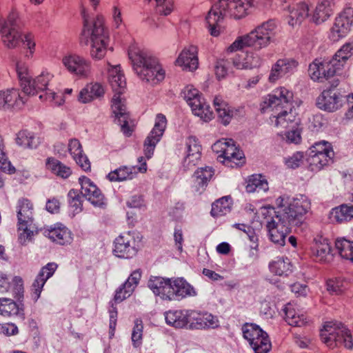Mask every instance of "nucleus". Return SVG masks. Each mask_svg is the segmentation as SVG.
<instances>
[{
  "label": "nucleus",
  "instance_id": "18",
  "mask_svg": "<svg viewBox=\"0 0 353 353\" xmlns=\"http://www.w3.org/2000/svg\"><path fill=\"white\" fill-rule=\"evenodd\" d=\"M298 65V62L294 59H279L272 66L269 80L271 82L276 81L282 74L292 71Z\"/></svg>",
  "mask_w": 353,
  "mask_h": 353
},
{
  "label": "nucleus",
  "instance_id": "63",
  "mask_svg": "<svg viewBox=\"0 0 353 353\" xmlns=\"http://www.w3.org/2000/svg\"><path fill=\"white\" fill-rule=\"evenodd\" d=\"M327 290L334 294H341L343 292V283L339 280H329L327 281Z\"/></svg>",
  "mask_w": 353,
  "mask_h": 353
},
{
  "label": "nucleus",
  "instance_id": "46",
  "mask_svg": "<svg viewBox=\"0 0 353 353\" xmlns=\"http://www.w3.org/2000/svg\"><path fill=\"white\" fill-rule=\"evenodd\" d=\"M213 176V170L210 168H201L194 173L196 182L200 186L205 185Z\"/></svg>",
  "mask_w": 353,
  "mask_h": 353
},
{
  "label": "nucleus",
  "instance_id": "32",
  "mask_svg": "<svg viewBox=\"0 0 353 353\" xmlns=\"http://www.w3.org/2000/svg\"><path fill=\"white\" fill-rule=\"evenodd\" d=\"M309 8L307 4L301 3L290 8L289 23L292 26L299 24L308 16Z\"/></svg>",
  "mask_w": 353,
  "mask_h": 353
},
{
  "label": "nucleus",
  "instance_id": "19",
  "mask_svg": "<svg viewBox=\"0 0 353 353\" xmlns=\"http://www.w3.org/2000/svg\"><path fill=\"white\" fill-rule=\"evenodd\" d=\"M262 59L256 53L248 52L242 59L241 56L233 59V65L239 70H252L261 66Z\"/></svg>",
  "mask_w": 353,
  "mask_h": 353
},
{
  "label": "nucleus",
  "instance_id": "2",
  "mask_svg": "<svg viewBox=\"0 0 353 353\" xmlns=\"http://www.w3.org/2000/svg\"><path fill=\"white\" fill-rule=\"evenodd\" d=\"M268 105L273 108L281 107V110L275 117V124L281 129L299 126L301 119L293 105V94L284 88L279 89L278 95H269Z\"/></svg>",
  "mask_w": 353,
  "mask_h": 353
},
{
  "label": "nucleus",
  "instance_id": "27",
  "mask_svg": "<svg viewBox=\"0 0 353 353\" xmlns=\"http://www.w3.org/2000/svg\"><path fill=\"white\" fill-rule=\"evenodd\" d=\"M231 15L236 19L244 17L252 6V0H230L228 4Z\"/></svg>",
  "mask_w": 353,
  "mask_h": 353
},
{
  "label": "nucleus",
  "instance_id": "34",
  "mask_svg": "<svg viewBox=\"0 0 353 353\" xmlns=\"http://www.w3.org/2000/svg\"><path fill=\"white\" fill-rule=\"evenodd\" d=\"M230 198L223 196L217 199L212 205L211 214L214 217L222 216L230 212L231 209Z\"/></svg>",
  "mask_w": 353,
  "mask_h": 353
},
{
  "label": "nucleus",
  "instance_id": "59",
  "mask_svg": "<svg viewBox=\"0 0 353 353\" xmlns=\"http://www.w3.org/2000/svg\"><path fill=\"white\" fill-rule=\"evenodd\" d=\"M143 327L141 321L137 320L132 333V341L135 346L139 345L141 343Z\"/></svg>",
  "mask_w": 353,
  "mask_h": 353
},
{
  "label": "nucleus",
  "instance_id": "17",
  "mask_svg": "<svg viewBox=\"0 0 353 353\" xmlns=\"http://www.w3.org/2000/svg\"><path fill=\"white\" fill-rule=\"evenodd\" d=\"M197 54V48L193 46H190L181 52L176 61L183 70H195L199 65Z\"/></svg>",
  "mask_w": 353,
  "mask_h": 353
},
{
  "label": "nucleus",
  "instance_id": "5",
  "mask_svg": "<svg viewBox=\"0 0 353 353\" xmlns=\"http://www.w3.org/2000/svg\"><path fill=\"white\" fill-rule=\"evenodd\" d=\"M243 333L255 353H268L271 350L272 345L268 334L259 325L246 323L243 326Z\"/></svg>",
  "mask_w": 353,
  "mask_h": 353
},
{
  "label": "nucleus",
  "instance_id": "6",
  "mask_svg": "<svg viewBox=\"0 0 353 353\" xmlns=\"http://www.w3.org/2000/svg\"><path fill=\"white\" fill-rule=\"evenodd\" d=\"M33 204L30 200L27 199L19 200L17 218L19 230L22 231L19 234V239L22 243H25L33 236V231L29 228L33 221Z\"/></svg>",
  "mask_w": 353,
  "mask_h": 353
},
{
  "label": "nucleus",
  "instance_id": "10",
  "mask_svg": "<svg viewBox=\"0 0 353 353\" xmlns=\"http://www.w3.org/2000/svg\"><path fill=\"white\" fill-rule=\"evenodd\" d=\"M112 112L121 125V131L125 135L128 137L131 136L134 131V125H130L129 123V114L126 112V107L123 99L116 97L112 98Z\"/></svg>",
  "mask_w": 353,
  "mask_h": 353
},
{
  "label": "nucleus",
  "instance_id": "31",
  "mask_svg": "<svg viewBox=\"0 0 353 353\" xmlns=\"http://www.w3.org/2000/svg\"><path fill=\"white\" fill-rule=\"evenodd\" d=\"M285 321L291 326L301 327L307 323L306 319L303 314H297L294 306L288 303L283 309Z\"/></svg>",
  "mask_w": 353,
  "mask_h": 353
},
{
  "label": "nucleus",
  "instance_id": "49",
  "mask_svg": "<svg viewBox=\"0 0 353 353\" xmlns=\"http://www.w3.org/2000/svg\"><path fill=\"white\" fill-rule=\"evenodd\" d=\"M251 40L252 38L250 37L249 34L243 37H240L228 48V51L232 52L241 50L245 47L253 46Z\"/></svg>",
  "mask_w": 353,
  "mask_h": 353
},
{
  "label": "nucleus",
  "instance_id": "13",
  "mask_svg": "<svg viewBox=\"0 0 353 353\" xmlns=\"http://www.w3.org/2000/svg\"><path fill=\"white\" fill-rule=\"evenodd\" d=\"M221 152L220 157H223L225 161L230 163L231 167H234V165L239 167L245 163L243 152L236 145L232 139L225 141Z\"/></svg>",
  "mask_w": 353,
  "mask_h": 353
},
{
  "label": "nucleus",
  "instance_id": "28",
  "mask_svg": "<svg viewBox=\"0 0 353 353\" xmlns=\"http://www.w3.org/2000/svg\"><path fill=\"white\" fill-rule=\"evenodd\" d=\"M109 81L113 91L115 92L112 98L119 97L123 92L126 87V81L123 74L117 71V69L113 70L110 73Z\"/></svg>",
  "mask_w": 353,
  "mask_h": 353
},
{
  "label": "nucleus",
  "instance_id": "9",
  "mask_svg": "<svg viewBox=\"0 0 353 353\" xmlns=\"http://www.w3.org/2000/svg\"><path fill=\"white\" fill-rule=\"evenodd\" d=\"M62 63L68 71L77 76L86 78L90 74V63L79 55L65 56L62 59Z\"/></svg>",
  "mask_w": 353,
  "mask_h": 353
},
{
  "label": "nucleus",
  "instance_id": "62",
  "mask_svg": "<svg viewBox=\"0 0 353 353\" xmlns=\"http://www.w3.org/2000/svg\"><path fill=\"white\" fill-rule=\"evenodd\" d=\"M47 279L43 276V273L39 272L36 279L34 280L32 287L34 288V298L39 299L42 291L43 287L45 285Z\"/></svg>",
  "mask_w": 353,
  "mask_h": 353
},
{
  "label": "nucleus",
  "instance_id": "64",
  "mask_svg": "<svg viewBox=\"0 0 353 353\" xmlns=\"http://www.w3.org/2000/svg\"><path fill=\"white\" fill-rule=\"evenodd\" d=\"M6 27H7L8 29H10L12 31H19L20 24L18 20V15L16 13H11L8 16L7 21L1 26V28Z\"/></svg>",
  "mask_w": 353,
  "mask_h": 353
},
{
  "label": "nucleus",
  "instance_id": "52",
  "mask_svg": "<svg viewBox=\"0 0 353 353\" xmlns=\"http://www.w3.org/2000/svg\"><path fill=\"white\" fill-rule=\"evenodd\" d=\"M133 292L134 290L130 287V285L123 283L122 286L116 291L114 301L116 302H121L126 298L129 297Z\"/></svg>",
  "mask_w": 353,
  "mask_h": 353
},
{
  "label": "nucleus",
  "instance_id": "11",
  "mask_svg": "<svg viewBox=\"0 0 353 353\" xmlns=\"http://www.w3.org/2000/svg\"><path fill=\"white\" fill-rule=\"evenodd\" d=\"M81 193L94 206L101 207L105 204V198L101 190L86 176L79 179Z\"/></svg>",
  "mask_w": 353,
  "mask_h": 353
},
{
  "label": "nucleus",
  "instance_id": "60",
  "mask_svg": "<svg viewBox=\"0 0 353 353\" xmlns=\"http://www.w3.org/2000/svg\"><path fill=\"white\" fill-rule=\"evenodd\" d=\"M228 63L223 60H218L215 65V74L218 79L225 78L228 74Z\"/></svg>",
  "mask_w": 353,
  "mask_h": 353
},
{
  "label": "nucleus",
  "instance_id": "38",
  "mask_svg": "<svg viewBox=\"0 0 353 353\" xmlns=\"http://www.w3.org/2000/svg\"><path fill=\"white\" fill-rule=\"evenodd\" d=\"M188 145V154L185 158V162L188 164L195 162L200 159L201 155V147L198 145L194 140L189 139Z\"/></svg>",
  "mask_w": 353,
  "mask_h": 353
},
{
  "label": "nucleus",
  "instance_id": "29",
  "mask_svg": "<svg viewBox=\"0 0 353 353\" xmlns=\"http://www.w3.org/2000/svg\"><path fill=\"white\" fill-rule=\"evenodd\" d=\"M134 166H121L119 168L110 172L107 177L110 181H122L130 180L134 178L136 172Z\"/></svg>",
  "mask_w": 353,
  "mask_h": 353
},
{
  "label": "nucleus",
  "instance_id": "54",
  "mask_svg": "<svg viewBox=\"0 0 353 353\" xmlns=\"http://www.w3.org/2000/svg\"><path fill=\"white\" fill-rule=\"evenodd\" d=\"M160 139L149 135L144 142V154L147 159H150L153 154L156 144Z\"/></svg>",
  "mask_w": 353,
  "mask_h": 353
},
{
  "label": "nucleus",
  "instance_id": "26",
  "mask_svg": "<svg viewBox=\"0 0 353 353\" xmlns=\"http://www.w3.org/2000/svg\"><path fill=\"white\" fill-rule=\"evenodd\" d=\"M44 234L52 241L60 245H64L70 242L71 237L68 229L65 227H54L45 229Z\"/></svg>",
  "mask_w": 353,
  "mask_h": 353
},
{
  "label": "nucleus",
  "instance_id": "48",
  "mask_svg": "<svg viewBox=\"0 0 353 353\" xmlns=\"http://www.w3.org/2000/svg\"><path fill=\"white\" fill-rule=\"evenodd\" d=\"M156 12L159 15L168 16L174 10L173 0H156Z\"/></svg>",
  "mask_w": 353,
  "mask_h": 353
},
{
  "label": "nucleus",
  "instance_id": "7",
  "mask_svg": "<svg viewBox=\"0 0 353 353\" xmlns=\"http://www.w3.org/2000/svg\"><path fill=\"white\" fill-rule=\"evenodd\" d=\"M310 165L321 170L333 161L334 152L330 143L322 141L315 143L312 147Z\"/></svg>",
  "mask_w": 353,
  "mask_h": 353
},
{
  "label": "nucleus",
  "instance_id": "44",
  "mask_svg": "<svg viewBox=\"0 0 353 353\" xmlns=\"http://www.w3.org/2000/svg\"><path fill=\"white\" fill-rule=\"evenodd\" d=\"M347 61L343 59L336 57L334 54L332 59L327 61L328 70H327V74H332V77L336 73L341 72L346 65Z\"/></svg>",
  "mask_w": 353,
  "mask_h": 353
},
{
  "label": "nucleus",
  "instance_id": "14",
  "mask_svg": "<svg viewBox=\"0 0 353 353\" xmlns=\"http://www.w3.org/2000/svg\"><path fill=\"white\" fill-rule=\"evenodd\" d=\"M137 73L143 80L154 83L162 81L165 77V72L160 68L156 59L149 60L147 65Z\"/></svg>",
  "mask_w": 353,
  "mask_h": 353
},
{
  "label": "nucleus",
  "instance_id": "58",
  "mask_svg": "<svg viewBox=\"0 0 353 353\" xmlns=\"http://www.w3.org/2000/svg\"><path fill=\"white\" fill-rule=\"evenodd\" d=\"M353 54V44L352 43H347L344 44L335 54L336 57L343 59L347 61V60Z\"/></svg>",
  "mask_w": 353,
  "mask_h": 353
},
{
  "label": "nucleus",
  "instance_id": "41",
  "mask_svg": "<svg viewBox=\"0 0 353 353\" xmlns=\"http://www.w3.org/2000/svg\"><path fill=\"white\" fill-rule=\"evenodd\" d=\"M17 72L21 81L22 90L25 93H30L32 90L30 88V78L28 68L23 64H17Z\"/></svg>",
  "mask_w": 353,
  "mask_h": 353
},
{
  "label": "nucleus",
  "instance_id": "39",
  "mask_svg": "<svg viewBox=\"0 0 353 353\" xmlns=\"http://www.w3.org/2000/svg\"><path fill=\"white\" fill-rule=\"evenodd\" d=\"M17 144L24 148H33L37 147L34 136L27 130H21L17 134Z\"/></svg>",
  "mask_w": 353,
  "mask_h": 353
},
{
  "label": "nucleus",
  "instance_id": "4",
  "mask_svg": "<svg viewBox=\"0 0 353 353\" xmlns=\"http://www.w3.org/2000/svg\"><path fill=\"white\" fill-rule=\"evenodd\" d=\"M320 336L323 342L331 347L337 345H343L347 349L353 347L352 336L341 323H326L321 330Z\"/></svg>",
  "mask_w": 353,
  "mask_h": 353
},
{
  "label": "nucleus",
  "instance_id": "35",
  "mask_svg": "<svg viewBox=\"0 0 353 353\" xmlns=\"http://www.w3.org/2000/svg\"><path fill=\"white\" fill-rule=\"evenodd\" d=\"M335 247L341 258L353 262V241L345 239H338Z\"/></svg>",
  "mask_w": 353,
  "mask_h": 353
},
{
  "label": "nucleus",
  "instance_id": "25",
  "mask_svg": "<svg viewBox=\"0 0 353 353\" xmlns=\"http://www.w3.org/2000/svg\"><path fill=\"white\" fill-rule=\"evenodd\" d=\"M327 61L316 59L310 64L308 71L313 80L319 81L322 79H328L329 78L332 77V74H327Z\"/></svg>",
  "mask_w": 353,
  "mask_h": 353
},
{
  "label": "nucleus",
  "instance_id": "36",
  "mask_svg": "<svg viewBox=\"0 0 353 353\" xmlns=\"http://www.w3.org/2000/svg\"><path fill=\"white\" fill-rule=\"evenodd\" d=\"M20 99L19 91L15 89L0 91V108L11 107L17 104Z\"/></svg>",
  "mask_w": 353,
  "mask_h": 353
},
{
  "label": "nucleus",
  "instance_id": "21",
  "mask_svg": "<svg viewBox=\"0 0 353 353\" xmlns=\"http://www.w3.org/2000/svg\"><path fill=\"white\" fill-rule=\"evenodd\" d=\"M318 103L320 108L325 110L335 111L340 107L339 94L332 89H327L322 92L321 98L319 99Z\"/></svg>",
  "mask_w": 353,
  "mask_h": 353
},
{
  "label": "nucleus",
  "instance_id": "8",
  "mask_svg": "<svg viewBox=\"0 0 353 353\" xmlns=\"http://www.w3.org/2000/svg\"><path fill=\"white\" fill-rule=\"evenodd\" d=\"M266 228L269 238L274 243L280 246L285 245L286 236L290 232V225L284 223L275 214L267 222Z\"/></svg>",
  "mask_w": 353,
  "mask_h": 353
},
{
  "label": "nucleus",
  "instance_id": "57",
  "mask_svg": "<svg viewBox=\"0 0 353 353\" xmlns=\"http://www.w3.org/2000/svg\"><path fill=\"white\" fill-rule=\"evenodd\" d=\"M331 12L327 10L321 8V7L316 8V10L312 16V21L316 24H320L326 21L330 16Z\"/></svg>",
  "mask_w": 353,
  "mask_h": 353
},
{
  "label": "nucleus",
  "instance_id": "37",
  "mask_svg": "<svg viewBox=\"0 0 353 353\" xmlns=\"http://www.w3.org/2000/svg\"><path fill=\"white\" fill-rule=\"evenodd\" d=\"M332 216L338 223L353 219V205H341L332 210Z\"/></svg>",
  "mask_w": 353,
  "mask_h": 353
},
{
  "label": "nucleus",
  "instance_id": "33",
  "mask_svg": "<svg viewBox=\"0 0 353 353\" xmlns=\"http://www.w3.org/2000/svg\"><path fill=\"white\" fill-rule=\"evenodd\" d=\"M2 41L8 48H14L19 46L21 40V35L19 30H11L7 27L1 28Z\"/></svg>",
  "mask_w": 353,
  "mask_h": 353
},
{
  "label": "nucleus",
  "instance_id": "23",
  "mask_svg": "<svg viewBox=\"0 0 353 353\" xmlns=\"http://www.w3.org/2000/svg\"><path fill=\"white\" fill-rule=\"evenodd\" d=\"M114 254L120 258H132L135 254L134 248L130 245L129 238L119 236L114 241Z\"/></svg>",
  "mask_w": 353,
  "mask_h": 353
},
{
  "label": "nucleus",
  "instance_id": "42",
  "mask_svg": "<svg viewBox=\"0 0 353 353\" xmlns=\"http://www.w3.org/2000/svg\"><path fill=\"white\" fill-rule=\"evenodd\" d=\"M17 72L21 81L22 90L25 93H30L32 90L30 88V78L28 68L23 64H17Z\"/></svg>",
  "mask_w": 353,
  "mask_h": 353
},
{
  "label": "nucleus",
  "instance_id": "24",
  "mask_svg": "<svg viewBox=\"0 0 353 353\" xmlns=\"http://www.w3.org/2000/svg\"><path fill=\"white\" fill-rule=\"evenodd\" d=\"M46 169L57 176L67 179L72 174L71 168L54 157H48L46 163Z\"/></svg>",
  "mask_w": 353,
  "mask_h": 353
},
{
  "label": "nucleus",
  "instance_id": "20",
  "mask_svg": "<svg viewBox=\"0 0 353 353\" xmlns=\"http://www.w3.org/2000/svg\"><path fill=\"white\" fill-rule=\"evenodd\" d=\"M352 24L353 8H348L336 19L334 24L332 28V31L334 33H336L338 37H341L342 34L349 30Z\"/></svg>",
  "mask_w": 353,
  "mask_h": 353
},
{
  "label": "nucleus",
  "instance_id": "47",
  "mask_svg": "<svg viewBox=\"0 0 353 353\" xmlns=\"http://www.w3.org/2000/svg\"><path fill=\"white\" fill-rule=\"evenodd\" d=\"M167 121L165 117L162 114L157 116V121L150 135L159 139L161 137L166 126Z\"/></svg>",
  "mask_w": 353,
  "mask_h": 353
},
{
  "label": "nucleus",
  "instance_id": "45",
  "mask_svg": "<svg viewBox=\"0 0 353 353\" xmlns=\"http://www.w3.org/2000/svg\"><path fill=\"white\" fill-rule=\"evenodd\" d=\"M290 263L285 262L283 259H279L270 264V271L276 275H287L290 271Z\"/></svg>",
  "mask_w": 353,
  "mask_h": 353
},
{
  "label": "nucleus",
  "instance_id": "55",
  "mask_svg": "<svg viewBox=\"0 0 353 353\" xmlns=\"http://www.w3.org/2000/svg\"><path fill=\"white\" fill-rule=\"evenodd\" d=\"M172 287L175 292V296H183L188 294V283L181 278H178L172 281Z\"/></svg>",
  "mask_w": 353,
  "mask_h": 353
},
{
  "label": "nucleus",
  "instance_id": "56",
  "mask_svg": "<svg viewBox=\"0 0 353 353\" xmlns=\"http://www.w3.org/2000/svg\"><path fill=\"white\" fill-rule=\"evenodd\" d=\"M50 80V77L48 72H42L40 75L37 77L36 79H34V83H36L39 92L46 90Z\"/></svg>",
  "mask_w": 353,
  "mask_h": 353
},
{
  "label": "nucleus",
  "instance_id": "61",
  "mask_svg": "<svg viewBox=\"0 0 353 353\" xmlns=\"http://www.w3.org/2000/svg\"><path fill=\"white\" fill-rule=\"evenodd\" d=\"M289 130L286 132L285 136L287 141L290 143H299L301 141V130L299 126L288 128Z\"/></svg>",
  "mask_w": 353,
  "mask_h": 353
},
{
  "label": "nucleus",
  "instance_id": "16",
  "mask_svg": "<svg viewBox=\"0 0 353 353\" xmlns=\"http://www.w3.org/2000/svg\"><path fill=\"white\" fill-rule=\"evenodd\" d=\"M311 251L312 255L321 263H329L333 260L331 246L326 239L323 237L314 239L311 246Z\"/></svg>",
  "mask_w": 353,
  "mask_h": 353
},
{
  "label": "nucleus",
  "instance_id": "1",
  "mask_svg": "<svg viewBox=\"0 0 353 353\" xmlns=\"http://www.w3.org/2000/svg\"><path fill=\"white\" fill-rule=\"evenodd\" d=\"M81 14L83 29L80 42L86 46L90 45L91 57L100 60L105 57L109 44V34L104 26L103 18L98 15L93 21H90L89 15L83 6Z\"/></svg>",
  "mask_w": 353,
  "mask_h": 353
},
{
  "label": "nucleus",
  "instance_id": "12",
  "mask_svg": "<svg viewBox=\"0 0 353 353\" xmlns=\"http://www.w3.org/2000/svg\"><path fill=\"white\" fill-rule=\"evenodd\" d=\"M275 28L276 25L274 22L268 21L249 33L253 46L261 48L267 46L270 41L272 35L274 34Z\"/></svg>",
  "mask_w": 353,
  "mask_h": 353
},
{
  "label": "nucleus",
  "instance_id": "50",
  "mask_svg": "<svg viewBox=\"0 0 353 353\" xmlns=\"http://www.w3.org/2000/svg\"><path fill=\"white\" fill-rule=\"evenodd\" d=\"M166 282L167 279L156 276L150 279L148 286L154 294L160 296L161 292L163 290L164 284H165Z\"/></svg>",
  "mask_w": 353,
  "mask_h": 353
},
{
  "label": "nucleus",
  "instance_id": "22",
  "mask_svg": "<svg viewBox=\"0 0 353 353\" xmlns=\"http://www.w3.org/2000/svg\"><path fill=\"white\" fill-rule=\"evenodd\" d=\"M128 56L136 72H138L145 65H147L149 60L155 59L148 56L145 52L134 45L129 48Z\"/></svg>",
  "mask_w": 353,
  "mask_h": 353
},
{
  "label": "nucleus",
  "instance_id": "51",
  "mask_svg": "<svg viewBox=\"0 0 353 353\" xmlns=\"http://www.w3.org/2000/svg\"><path fill=\"white\" fill-rule=\"evenodd\" d=\"M223 19L222 12L219 10V8L212 7L208 12L206 17V21L208 26H218L220 21Z\"/></svg>",
  "mask_w": 353,
  "mask_h": 353
},
{
  "label": "nucleus",
  "instance_id": "15",
  "mask_svg": "<svg viewBox=\"0 0 353 353\" xmlns=\"http://www.w3.org/2000/svg\"><path fill=\"white\" fill-rule=\"evenodd\" d=\"M214 105L218 114V117L224 125L230 124L232 119L239 117L242 112V109L232 108L226 102L218 97L214 98Z\"/></svg>",
  "mask_w": 353,
  "mask_h": 353
},
{
  "label": "nucleus",
  "instance_id": "53",
  "mask_svg": "<svg viewBox=\"0 0 353 353\" xmlns=\"http://www.w3.org/2000/svg\"><path fill=\"white\" fill-rule=\"evenodd\" d=\"M68 197L70 205L74 209V211L77 212L81 211L82 203L81 196L78 192L74 190H71L68 193Z\"/></svg>",
  "mask_w": 353,
  "mask_h": 353
},
{
  "label": "nucleus",
  "instance_id": "43",
  "mask_svg": "<svg viewBox=\"0 0 353 353\" xmlns=\"http://www.w3.org/2000/svg\"><path fill=\"white\" fill-rule=\"evenodd\" d=\"M88 90L90 92L92 96H93L94 99L101 98L103 96L105 93V90L103 86L98 83H90L86 85V86L81 90V98L85 94H87Z\"/></svg>",
  "mask_w": 353,
  "mask_h": 353
},
{
  "label": "nucleus",
  "instance_id": "3",
  "mask_svg": "<svg viewBox=\"0 0 353 353\" xmlns=\"http://www.w3.org/2000/svg\"><path fill=\"white\" fill-rule=\"evenodd\" d=\"M283 201L282 197L277 199L278 210L275 212L277 218L286 225H297L301 223L310 208L309 202L305 199H295L286 205Z\"/></svg>",
  "mask_w": 353,
  "mask_h": 353
},
{
  "label": "nucleus",
  "instance_id": "40",
  "mask_svg": "<svg viewBox=\"0 0 353 353\" xmlns=\"http://www.w3.org/2000/svg\"><path fill=\"white\" fill-rule=\"evenodd\" d=\"M257 188L268 190V183L260 174L252 175L247 181L246 190L248 192H252Z\"/></svg>",
  "mask_w": 353,
  "mask_h": 353
},
{
  "label": "nucleus",
  "instance_id": "30",
  "mask_svg": "<svg viewBox=\"0 0 353 353\" xmlns=\"http://www.w3.org/2000/svg\"><path fill=\"white\" fill-rule=\"evenodd\" d=\"M23 308L8 299H0V314L5 316L23 315Z\"/></svg>",
  "mask_w": 353,
  "mask_h": 353
}]
</instances>
